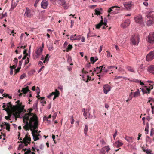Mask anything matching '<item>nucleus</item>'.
I'll return each mask as SVG.
<instances>
[{
	"label": "nucleus",
	"instance_id": "obj_1",
	"mask_svg": "<svg viewBox=\"0 0 154 154\" xmlns=\"http://www.w3.org/2000/svg\"><path fill=\"white\" fill-rule=\"evenodd\" d=\"M16 103H17V104L15 105L14 106H12L11 103V102L6 103V106L8 108L7 109L4 108L3 110L6 111L8 113L10 110V108H11L13 107L17 111L13 114L14 116L15 117L19 116L20 115L23 110H24L26 112V110L24 109L25 106L23 105L22 104V103L19 100L16 101Z\"/></svg>",
	"mask_w": 154,
	"mask_h": 154
},
{
	"label": "nucleus",
	"instance_id": "obj_2",
	"mask_svg": "<svg viewBox=\"0 0 154 154\" xmlns=\"http://www.w3.org/2000/svg\"><path fill=\"white\" fill-rule=\"evenodd\" d=\"M23 122L25 124L23 126V128L26 130H29V128L30 130L32 131L33 130H35L38 128V121L35 120L26 119H24L23 117Z\"/></svg>",
	"mask_w": 154,
	"mask_h": 154
},
{
	"label": "nucleus",
	"instance_id": "obj_3",
	"mask_svg": "<svg viewBox=\"0 0 154 154\" xmlns=\"http://www.w3.org/2000/svg\"><path fill=\"white\" fill-rule=\"evenodd\" d=\"M29 112L28 113H26L24 115L23 117L24 119H31L35 120L38 121V118L37 116L33 113H31L33 109L32 108H30L29 109Z\"/></svg>",
	"mask_w": 154,
	"mask_h": 154
},
{
	"label": "nucleus",
	"instance_id": "obj_4",
	"mask_svg": "<svg viewBox=\"0 0 154 154\" xmlns=\"http://www.w3.org/2000/svg\"><path fill=\"white\" fill-rule=\"evenodd\" d=\"M139 36L137 34L132 35L131 38V41L132 45H138L139 42Z\"/></svg>",
	"mask_w": 154,
	"mask_h": 154
},
{
	"label": "nucleus",
	"instance_id": "obj_5",
	"mask_svg": "<svg viewBox=\"0 0 154 154\" xmlns=\"http://www.w3.org/2000/svg\"><path fill=\"white\" fill-rule=\"evenodd\" d=\"M135 22L138 23L140 25H143L144 23L142 20V17L141 15H139L135 17L134 18Z\"/></svg>",
	"mask_w": 154,
	"mask_h": 154
},
{
	"label": "nucleus",
	"instance_id": "obj_6",
	"mask_svg": "<svg viewBox=\"0 0 154 154\" xmlns=\"http://www.w3.org/2000/svg\"><path fill=\"white\" fill-rule=\"evenodd\" d=\"M148 42L152 44L154 43V32L149 33L148 37Z\"/></svg>",
	"mask_w": 154,
	"mask_h": 154
},
{
	"label": "nucleus",
	"instance_id": "obj_7",
	"mask_svg": "<svg viewBox=\"0 0 154 154\" xmlns=\"http://www.w3.org/2000/svg\"><path fill=\"white\" fill-rule=\"evenodd\" d=\"M133 5V3L131 1L126 2L123 3L124 6L128 10L130 9Z\"/></svg>",
	"mask_w": 154,
	"mask_h": 154
},
{
	"label": "nucleus",
	"instance_id": "obj_8",
	"mask_svg": "<svg viewBox=\"0 0 154 154\" xmlns=\"http://www.w3.org/2000/svg\"><path fill=\"white\" fill-rule=\"evenodd\" d=\"M154 59V51L150 52L146 56V60L149 61Z\"/></svg>",
	"mask_w": 154,
	"mask_h": 154
},
{
	"label": "nucleus",
	"instance_id": "obj_9",
	"mask_svg": "<svg viewBox=\"0 0 154 154\" xmlns=\"http://www.w3.org/2000/svg\"><path fill=\"white\" fill-rule=\"evenodd\" d=\"M31 138L30 137H28V134H27L25 135V137L23 140V143L25 144L26 146H27V144H29L30 143Z\"/></svg>",
	"mask_w": 154,
	"mask_h": 154
},
{
	"label": "nucleus",
	"instance_id": "obj_10",
	"mask_svg": "<svg viewBox=\"0 0 154 154\" xmlns=\"http://www.w3.org/2000/svg\"><path fill=\"white\" fill-rule=\"evenodd\" d=\"M22 92L24 94H25L27 92H29L30 93H31V91H30L29 89V87L28 86H27L25 88H23L21 91L20 90H18V92L20 93V94H19V96H21L22 95V94L20 93V92Z\"/></svg>",
	"mask_w": 154,
	"mask_h": 154
},
{
	"label": "nucleus",
	"instance_id": "obj_11",
	"mask_svg": "<svg viewBox=\"0 0 154 154\" xmlns=\"http://www.w3.org/2000/svg\"><path fill=\"white\" fill-rule=\"evenodd\" d=\"M142 87H144L143 88H140L141 89L143 93V94H149L150 93V89H149L147 86L145 85Z\"/></svg>",
	"mask_w": 154,
	"mask_h": 154
},
{
	"label": "nucleus",
	"instance_id": "obj_12",
	"mask_svg": "<svg viewBox=\"0 0 154 154\" xmlns=\"http://www.w3.org/2000/svg\"><path fill=\"white\" fill-rule=\"evenodd\" d=\"M42 48H39L37 49L36 51V55L35 56V57L36 58H38L42 54Z\"/></svg>",
	"mask_w": 154,
	"mask_h": 154
},
{
	"label": "nucleus",
	"instance_id": "obj_13",
	"mask_svg": "<svg viewBox=\"0 0 154 154\" xmlns=\"http://www.w3.org/2000/svg\"><path fill=\"white\" fill-rule=\"evenodd\" d=\"M104 92L105 94H107L110 90V88L108 84L105 85L103 87Z\"/></svg>",
	"mask_w": 154,
	"mask_h": 154
},
{
	"label": "nucleus",
	"instance_id": "obj_14",
	"mask_svg": "<svg viewBox=\"0 0 154 154\" xmlns=\"http://www.w3.org/2000/svg\"><path fill=\"white\" fill-rule=\"evenodd\" d=\"M37 133V131H32V134L33 137V139L34 141H36L39 139L38 136H40L39 134L38 135L36 134L35 133Z\"/></svg>",
	"mask_w": 154,
	"mask_h": 154
},
{
	"label": "nucleus",
	"instance_id": "obj_15",
	"mask_svg": "<svg viewBox=\"0 0 154 154\" xmlns=\"http://www.w3.org/2000/svg\"><path fill=\"white\" fill-rule=\"evenodd\" d=\"M130 24V20H125L124 22L121 25V26L123 28H126Z\"/></svg>",
	"mask_w": 154,
	"mask_h": 154
},
{
	"label": "nucleus",
	"instance_id": "obj_16",
	"mask_svg": "<svg viewBox=\"0 0 154 154\" xmlns=\"http://www.w3.org/2000/svg\"><path fill=\"white\" fill-rule=\"evenodd\" d=\"M101 67L102 68V67L100 66L99 67H97L96 68H94V71H93V72L92 73V75H94V72H96L97 74H98L99 73H101V72H102L101 69Z\"/></svg>",
	"mask_w": 154,
	"mask_h": 154
},
{
	"label": "nucleus",
	"instance_id": "obj_17",
	"mask_svg": "<svg viewBox=\"0 0 154 154\" xmlns=\"http://www.w3.org/2000/svg\"><path fill=\"white\" fill-rule=\"evenodd\" d=\"M44 2L43 1L41 3V6L42 8L44 9H46L48 5V3L47 1H45Z\"/></svg>",
	"mask_w": 154,
	"mask_h": 154
},
{
	"label": "nucleus",
	"instance_id": "obj_18",
	"mask_svg": "<svg viewBox=\"0 0 154 154\" xmlns=\"http://www.w3.org/2000/svg\"><path fill=\"white\" fill-rule=\"evenodd\" d=\"M147 71L150 73L154 74V65L149 66L148 67Z\"/></svg>",
	"mask_w": 154,
	"mask_h": 154
},
{
	"label": "nucleus",
	"instance_id": "obj_19",
	"mask_svg": "<svg viewBox=\"0 0 154 154\" xmlns=\"http://www.w3.org/2000/svg\"><path fill=\"white\" fill-rule=\"evenodd\" d=\"M24 16L28 17H29L31 16L30 10L27 8H26V10L24 14Z\"/></svg>",
	"mask_w": 154,
	"mask_h": 154
},
{
	"label": "nucleus",
	"instance_id": "obj_20",
	"mask_svg": "<svg viewBox=\"0 0 154 154\" xmlns=\"http://www.w3.org/2000/svg\"><path fill=\"white\" fill-rule=\"evenodd\" d=\"M123 145V143L119 141H117L115 143L113 144V145L114 146L116 147H119L122 145Z\"/></svg>",
	"mask_w": 154,
	"mask_h": 154
},
{
	"label": "nucleus",
	"instance_id": "obj_21",
	"mask_svg": "<svg viewBox=\"0 0 154 154\" xmlns=\"http://www.w3.org/2000/svg\"><path fill=\"white\" fill-rule=\"evenodd\" d=\"M154 24V20L149 19L147 21L146 24L148 26L153 25Z\"/></svg>",
	"mask_w": 154,
	"mask_h": 154
},
{
	"label": "nucleus",
	"instance_id": "obj_22",
	"mask_svg": "<svg viewBox=\"0 0 154 154\" xmlns=\"http://www.w3.org/2000/svg\"><path fill=\"white\" fill-rule=\"evenodd\" d=\"M125 139L128 142H129L130 143H131L133 142L132 137H131L126 136L125 138Z\"/></svg>",
	"mask_w": 154,
	"mask_h": 154
},
{
	"label": "nucleus",
	"instance_id": "obj_23",
	"mask_svg": "<svg viewBox=\"0 0 154 154\" xmlns=\"http://www.w3.org/2000/svg\"><path fill=\"white\" fill-rule=\"evenodd\" d=\"M147 17L149 19L154 20V12H152L147 15Z\"/></svg>",
	"mask_w": 154,
	"mask_h": 154
},
{
	"label": "nucleus",
	"instance_id": "obj_24",
	"mask_svg": "<svg viewBox=\"0 0 154 154\" xmlns=\"http://www.w3.org/2000/svg\"><path fill=\"white\" fill-rule=\"evenodd\" d=\"M66 57L67 58V61L70 63V65H73V64L72 63V60L71 57L69 55H67L66 56Z\"/></svg>",
	"mask_w": 154,
	"mask_h": 154
},
{
	"label": "nucleus",
	"instance_id": "obj_25",
	"mask_svg": "<svg viewBox=\"0 0 154 154\" xmlns=\"http://www.w3.org/2000/svg\"><path fill=\"white\" fill-rule=\"evenodd\" d=\"M47 46L48 49L49 51H51L53 49V43L50 42L49 44L47 45Z\"/></svg>",
	"mask_w": 154,
	"mask_h": 154
},
{
	"label": "nucleus",
	"instance_id": "obj_26",
	"mask_svg": "<svg viewBox=\"0 0 154 154\" xmlns=\"http://www.w3.org/2000/svg\"><path fill=\"white\" fill-rule=\"evenodd\" d=\"M101 66L102 67H102L101 68V69L102 71L103 70L106 73L108 72H109L108 69L105 68V64Z\"/></svg>",
	"mask_w": 154,
	"mask_h": 154
},
{
	"label": "nucleus",
	"instance_id": "obj_27",
	"mask_svg": "<svg viewBox=\"0 0 154 154\" xmlns=\"http://www.w3.org/2000/svg\"><path fill=\"white\" fill-rule=\"evenodd\" d=\"M126 68L128 71L132 72H135L134 70L133 67L129 66H126Z\"/></svg>",
	"mask_w": 154,
	"mask_h": 154
},
{
	"label": "nucleus",
	"instance_id": "obj_28",
	"mask_svg": "<svg viewBox=\"0 0 154 154\" xmlns=\"http://www.w3.org/2000/svg\"><path fill=\"white\" fill-rule=\"evenodd\" d=\"M140 93L139 89L137 90V91L133 93V97H136L140 95Z\"/></svg>",
	"mask_w": 154,
	"mask_h": 154
},
{
	"label": "nucleus",
	"instance_id": "obj_29",
	"mask_svg": "<svg viewBox=\"0 0 154 154\" xmlns=\"http://www.w3.org/2000/svg\"><path fill=\"white\" fill-rule=\"evenodd\" d=\"M107 68L108 69V71L109 70H110L111 71H112L113 69H117L118 68L117 67L115 66H107Z\"/></svg>",
	"mask_w": 154,
	"mask_h": 154
},
{
	"label": "nucleus",
	"instance_id": "obj_30",
	"mask_svg": "<svg viewBox=\"0 0 154 154\" xmlns=\"http://www.w3.org/2000/svg\"><path fill=\"white\" fill-rule=\"evenodd\" d=\"M107 20L106 18H105L104 20V22L103 20V25H104V26L103 27V29H104L106 28V27H105V26L106 25L107 23Z\"/></svg>",
	"mask_w": 154,
	"mask_h": 154
},
{
	"label": "nucleus",
	"instance_id": "obj_31",
	"mask_svg": "<svg viewBox=\"0 0 154 154\" xmlns=\"http://www.w3.org/2000/svg\"><path fill=\"white\" fill-rule=\"evenodd\" d=\"M103 20H101L100 22L98 24L96 25V28L97 29H99L100 27L103 25Z\"/></svg>",
	"mask_w": 154,
	"mask_h": 154
},
{
	"label": "nucleus",
	"instance_id": "obj_32",
	"mask_svg": "<svg viewBox=\"0 0 154 154\" xmlns=\"http://www.w3.org/2000/svg\"><path fill=\"white\" fill-rule=\"evenodd\" d=\"M49 57L50 56H49V55L48 54H47L45 57V60H44L43 63H45L46 62H48L49 60Z\"/></svg>",
	"mask_w": 154,
	"mask_h": 154
},
{
	"label": "nucleus",
	"instance_id": "obj_33",
	"mask_svg": "<svg viewBox=\"0 0 154 154\" xmlns=\"http://www.w3.org/2000/svg\"><path fill=\"white\" fill-rule=\"evenodd\" d=\"M58 3L59 4L63 5L65 4L66 2L65 0H58Z\"/></svg>",
	"mask_w": 154,
	"mask_h": 154
},
{
	"label": "nucleus",
	"instance_id": "obj_34",
	"mask_svg": "<svg viewBox=\"0 0 154 154\" xmlns=\"http://www.w3.org/2000/svg\"><path fill=\"white\" fill-rule=\"evenodd\" d=\"M134 82L136 83H140V85H143H143H145V84H144L143 82H141V81H140L138 79H134Z\"/></svg>",
	"mask_w": 154,
	"mask_h": 154
},
{
	"label": "nucleus",
	"instance_id": "obj_35",
	"mask_svg": "<svg viewBox=\"0 0 154 154\" xmlns=\"http://www.w3.org/2000/svg\"><path fill=\"white\" fill-rule=\"evenodd\" d=\"M88 127L87 125H85V127L84 129V133L85 135H87V131L88 130Z\"/></svg>",
	"mask_w": 154,
	"mask_h": 154
},
{
	"label": "nucleus",
	"instance_id": "obj_36",
	"mask_svg": "<svg viewBox=\"0 0 154 154\" xmlns=\"http://www.w3.org/2000/svg\"><path fill=\"white\" fill-rule=\"evenodd\" d=\"M4 123H5V124L6 126V129L8 131H10V125L9 123H7L6 122H4Z\"/></svg>",
	"mask_w": 154,
	"mask_h": 154
},
{
	"label": "nucleus",
	"instance_id": "obj_37",
	"mask_svg": "<svg viewBox=\"0 0 154 154\" xmlns=\"http://www.w3.org/2000/svg\"><path fill=\"white\" fill-rule=\"evenodd\" d=\"M98 59L97 57H96L95 59L93 57H91L90 58V61L93 63V64L95 62L98 60Z\"/></svg>",
	"mask_w": 154,
	"mask_h": 154
},
{
	"label": "nucleus",
	"instance_id": "obj_38",
	"mask_svg": "<svg viewBox=\"0 0 154 154\" xmlns=\"http://www.w3.org/2000/svg\"><path fill=\"white\" fill-rule=\"evenodd\" d=\"M148 128L149 124L148 123H147L145 129V131H146V134H148Z\"/></svg>",
	"mask_w": 154,
	"mask_h": 154
},
{
	"label": "nucleus",
	"instance_id": "obj_39",
	"mask_svg": "<svg viewBox=\"0 0 154 154\" xmlns=\"http://www.w3.org/2000/svg\"><path fill=\"white\" fill-rule=\"evenodd\" d=\"M116 7L115 6H114L113 7H111L108 10V12L109 13H110L111 14H113L114 13H113V12H111V11H113V9L114 8H115Z\"/></svg>",
	"mask_w": 154,
	"mask_h": 154
},
{
	"label": "nucleus",
	"instance_id": "obj_40",
	"mask_svg": "<svg viewBox=\"0 0 154 154\" xmlns=\"http://www.w3.org/2000/svg\"><path fill=\"white\" fill-rule=\"evenodd\" d=\"M72 45L70 44H69L67 48L66 51L67 52L69 51V50H70L72 48Z\"/></svg>",
	"mask_w": 154,
	"mask_h": 154
},
{
	"label": "nucleus",
	"instance_id": "obj_41",
	"mask_svg": "<svg viewBox=\"0 0 154 154\" xmlns=\"http://www.w3.org/2000/svg\"><path fill=\"white\" fill-rule=\"evenodd\" d=\"M100 154H105L106 151L105 149L103 148L100 150Z\"/></svg>",
	"mask_w": 154,
	"mask_h": 154
},
{
	"label": "nucleus",
	"instance_id": "obj_42",
	"mask_svg": "<svg viewBox=\"0 0 154 154\" xmlns=\"http://www.w3.org/2000/svg\"><path fill=\"white\" fill-rule=\"evenodd\" d=\"M35 72V70H32L28 72V75H29L31 76L34 74V73Z\"/></svg>",
	"mask_w": 154,
	"mask_h": 154
},
{
	"label": "nucleus",
	"instance_id": "obj_43",
	"mask_svg": "<svg viewBox=\"0 0 154 154\" xmlns=\"http://www.w3.org/2000/svg\"><path fill=\"white\" fill-rule=\"evenodd\" d=\"M95 14L97 15H100L101 14L100 11L99 9H96L95 11Z\"/></svg>",
	"mask_w": 154,
	"mask_h": 154
},
{
	"label": "nucleus",
	"instance_id": "obj_44",
	"mask_svg": "<svg viewBox=\"0 0 154 154\" xmlns=\"http://www.w3.org/2000/svg\"><path fill=\"white\" fill-rule=\"evenodd\" d=\"M76 36V34H75L74 35H71L70 38V39L71 40H75V37Z\"/></svg>",
	"mask_w": 154,
	"mask_h": 154
},
{
	"label": "nucleus",
	"instance_id": "obj_45",
	"mask_svg": "<svg viewBox=\"0 0 154 154\" xmlns=\"http://www.w3.org/2000/svg\"><path fill=\"white\" fill-rule=\"evenodd\" d=\"M33 107L35 110L37 109V102H35L33 105Z\"/></svg>",
	"mask_w": 154,
	"mask_h": 154
},
{
	"label": "nucleus",
	"instance_id": "obj_46",
	"mask_svg": "<svg viewBox=\"0 0 154 154\" xmlns=\"http://www.w3.org/2000/svg\"><path fill=\"white\" fill-rule=\"evenodd\" d=\"M25 145V144H23V143H22L21 144H19L18 146V150H20L21 149L23 148Z\"/></svg>",
	"mask_w": 154,
	"mask_h": 154
},
{
	"label": "nucleus",
	"instance_id": "obj_47",
	"mask_svg": "<svg viewBox=\"0 0 154 154\" xmlns=\"http://www.w3.org/2000/svg\"><path fill=\"white\" fill-rule=\"evenodd\" d=\"M104 149H105L106 152H108L109 150H110V148H109V146H104Z\"/></svg>",
	"mask_w": 154,
	"mask_h": 154
},
{
	"label": "nucleus",
	"instance_id": "obj_48",
	"mask_svg": "<svg viewBox=\"0 0 154 154\" xmlns=\"http://www.w3.org/2000/svg\"><path fill=\"white\" fill-rule=\"evenodd\" d=\"M53 94L54 95H57L58 96H59V91L57 89H56L55 90V92H53Z\"/></svg>",
	"mask_w": 154,
	"mask_h": 154
},
{
	"label": "nucleus",
	"instance_id": "obj_49",
	"mask_svg": "<svg viewBox=\"0 0 154 154\" xmlns=\"http://www.w3.org/2000/svg\"><path fill=\"white\" fill-rule=\"evenodd\" d=\"M21 67H20L18 66V67H17V69H15V74L17 73H18L19 72V71H20V69H21Z\"/></svg>",
	"mask_w": 154,
	"mask_h": 154
},
{
	"label": "nucleus",
	"instance_id": "obj_50",
	"mask_svg": "<svg viewBox=\"0 0 154 154\" xmlns=\"http://www.w3.org/2000/svg\"><path fill=\"white\" fill-rule=\"evenodd\" d=\"M81 36L80 35H76V36L75 37V40H79L81 39Z\"/></svg>",
	"mask_w": 154,
	"mask_h": 154
},
{
	"label": "nucleus",
	"instance_id": "obj_51",
	"mask_svg": "<svg viewBox=\"0 0 154 154\" xmlns=\"http://www.w3.org/2000/svg\"><path fill=\"white\" fill-rule=\"evenodd\" d=\"M31 152V150L29 148L27 150V151L25 152L24 154H29Z\"/></svg>",
	"mask_w": 154,
	"mask_h": 154
},
{
	"label": "nucleus",
	"instance_id": "obj_52",
	"mask_svg": "<svg viewBox=\"0 0 154 154\" xmlns=\"http://www.w3.org/2000/svg\"><path fill=\"white\" fill-rule=\"evenodd\" d=\"M26 75L25 73H23L20 76V79H22L24 78L26 76Z\"/></svg>",
	"mask_w": 154,
	"mask_h": 154
},
{
	"label": "nucleus",
	"instance_id": "obj_53",
	"mask_svg": "<svg viewBox=\"0 0 154 154\" xmlns=\"http://www.w3.org/2000/svg\"><path fill=\"white\" fill-rule=\"evenodd\" d=\"M5 125V123H2L0 125V127L2 129H4L5 128V127H4Z\"/></svg>",
	"mask_w": 154,
	"mask_h": 154
},
{
	"label": "nucleus",
	"instance_id": "obj_54",
	"mask_svg": "<svg viewBox=\"0 0 154 154\" xmlns=\"http://www.w3.org/2000/svg\"><path fill=\"white\" fill-rule=\"evenodd\" d=\"M17 66V65H16L15 64H14V65L12 66H11V65H10L9 67L10 68V69L12 68V69H15L16 67Z\"/></svg>",
	"mask_w": 154,
	"mask_h": 154
},
{
	"label": "nucleus",
	"instance_id": "obj_55",
	"mask_svg": "<svg viewBox=\"0 0 154 154\" xmlns=\"http://www.w3.org/2000/svg\"><path fill=\"white\" fill-rule=\"evenodd\" d=\"M106 52L107 53V57H109L110 56L111 57H112V55H111L110 52L109 51H106Z\"/></svg>",
	"mask_w": 154,
	"mask_h": 154
},
{
	"label": "nucleus",
	"instance_id": "obj_56",
	"mask_svg": "<svg viewBox=\"0 0 154 154\" xmlns=\"http://www.w3.org/2000/svg\"><path fill=\"white\" fill-rule=\"evenodd\" d=\"M71 123L72 124H73L74 122V120L73 116H71Z\"/></svg>",
	"mask_w": 154,
	"mask_h": 154
},
{
	"label": "nucleus",
	"instance_id": "obj_57",
	"mask_svg": "<svg viewBox=\"0 0 154 154\" xmlns=\"http://www.w3.org/2000/svg\"><path fill=\"white\" fill-rule=\"evenodd\" d=\"M14 62L15 64L16 65H17V63H18V59L17 58H15L14 60Z\"/></svg>",
	"mask_w": 154,
	"mask_h": 154
},
{
	"label": "nucleus",
	"instance_id": "obj_58",
	"mask_svg": "<svg viewBox=\"0 0 154 154\" xmlns=\"http://www.w3.org/2000/svg\"><path fill=\"white\" fill-rule=\"evenodd\" d=\"M29 59L28 57H27V59L25 61V62L24 63L25 65L29 63Z\"/></svg>",
	"mask_w": 154,
	"mask_h": 154
},
{
	"label": "nucleus",
	"instance_id": "obj_59",
	"mask_svg": "<svg viewBox=\"0 0 154 154\" xmlns=\"http://www.w3.org/2000/svg\"><path fill=\"white\" fill-rule=\"evenodd\" d=\"M14 30L12 31L10 30L11 34H10V35H11V34H12V36H13L14 37V36H15L14 34H16V33L14 32Z\"/></svg>",
	"mask_w": 154,
	"mask_h": 154
},
{
	"label": "nucleus",
	"instance_id": "obj_60",
	"mask_svg": "<svg viewBox=\"0 0 154 154\" xmlns=\"http://www.w3.org/2000/svg\"><path fill=\"white\" fill-rule=\"evenodd\" d=\"M23 60H21L19 62V63L18 65V66L21 67V66L22 63L23 62Z\"/></svg>",
	"mask_w": 154,
	"mask_h": 154
},
{
	"label": "nucleus",
	"instance_id": "obj_61",
	"mask_svg": "<svg viewBox=\"0 0 154 154\" xmlns=\"http://www.w3.org/2000/svg\"><path fill=\"white\" fill-rule=\"evenodd\" d=\"M115 133L113 135V138H114V139H115L116 136L117 135V130H115Z\"/></svg>",
	"mask_w": 154,
	"mask_h": 154
},
{
	"label": "nucleus",
	"instance_id": "obj_62",
	"mask_svg": "<svg viewBox=\"0 0 154 154\" xmlns=\"http://www.w3.org/2000/svg\"><path fill=\"white\" fill-rule=\"evenodd\" d=\"M100 143L103 145L105 144V143L103 140V139L100 140Z\"/></svg>",
	"mask_w": 154,
	"mask_h": 154
},
{
	"label": "nucleus",
	"instance_id": "obj_63",
	"mask_svg": "<svg viewBox=\"0 0 154 154\" xmlns=\"http://www.w3.org/2000/svg\"><path fill=\"white\" fill-rule=\"evenodd\" d=\"M57 116V114L56 113H54L53 114V116H52V118L53 119H54Z\"/></svg>",
	"mask_w": 154,
	"mask_h": 154
},
{
	"label": "nucleus",
	"instance_id": "obj_64",
	"mask_svg": "<svg viewBox=\"0 0 154 154\" xmlns=\"http://www.w3.org/2000/svg\"><path fill=\"white\" fill-rule=\"evenodd\" d=\"M44 145L43 144H41L39 146V148L41 150H43L44 148Z\"/></svg>",
	"mask_w": 154,
	"mask_h": 154
}]
</instances>
